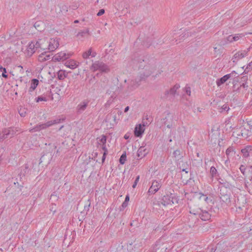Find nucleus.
<instances>
[{
    "label": "nucleus",
    "mask_w": 252,
    "mask_h": 252,
    "mask_svg": "<svg viewBox=\"0 0 252 252\" xmlns=\"http://www.w3.org/2000/svg\"><path fill=\"white\" fill-rule=\"evenodd\" d=\"M231 192H223L220 191V199L221 204L222 207L229 206L231 204Z\"/></svg>",
    "instance_id": "39448f33"
},
{
    "label": "nucleus",
    "mask_w": 252,
    "mask_h": 252,
    "mask_svg": "<svg viewBox=\"0 0 252 252\" xmlns=\"http://www.w3.org/2000/svg\"><path fill=\"white\" fill-rule=\"evenodd\" d=\"M90 69L94 72L98 70L101 72L108 73L110 71L109 67L103 62L99 61H96L93 63Z\"/></svg>",
    "instance_id": "20e7f679"
},
{
    "label": "nucleus",
    "mask_w": 252,
    "mask_h": 252,
    "mask_svg": "<svg viewBox=\"0 0 252 252\" xmlns=\"http://www.w3.org/2000/svg\"><path fill=\"white\" fill-rule=\"evenodd\" d=\"M89 102L90 100L88 99L82 101L76 107L77 113L79 114L83 113L86 109Z\"/></svg>",
    "instance_id": "1a4fd4ad"
},
{
    "label": "nucleus",
    "mask_w": 252,
    "mask_h": 252,
    "mask_svg": "<svg viewBox=\"0 0 252 252\" xmlns=\"http://www.w3.org/2000/svg\"><path fill=\"white\" fill-rule=\"evenodd\" d=\"M231 77L230 74H227L222 77L219 79H218L216 81V83L218 86H220L221 85L224 83L227 80H228Z\"/></svg>",
    "instance_id": "6ab92c4d"
},
{
    "label": "nucleus",
    "mask_w": 252,
    "mask_h": 252,
    "mask_svg": "<svg viewBox=\"0 0 252 252\" xmlns=\"http://www.w3.org/2000/svg\"><path fill=\"white\" fill-rule=\"evenodd\" d=\"M51 58V55L50 54H46V52L41 53L38 56V61L40 62H44L46 61L49 60Z\"/></svg>",
    "instance_id": "5701e85b"
},
{
    "label": "nucleus",
    "mask_w": 252,
    "mask_h": 252,
    "mask_svg": "<svg viewBox=\"0 0 252 252\" xmlns=\"http://www.w3.org/2000/svg\"><path fill=\"white\" fill-rule=\"evenodd\" d=\"M240 87H243L245 89H247L248 87V85L246 83H243Z\"/></svg>",
    "instance_id": "603ef678"
},
{
    "label": "nucleus",
    "mask_w": 252,
    "mask_h": 252,
    "mask_svg": "<svg viewBox=\"0 0 252 252\" xmlns=\"http://www.w3.org/2000/svg\"><path fill=\"white\" fill-rule=\"evenodd\" d=\"M222 111H227L229 109V107L227 106V105L224 104L221 107Z\"/></svg>",
    "instance_id": "de8ad7c7"
},
{
    "label": "nucleus",
    "mask_w": 252,
    "mask_h": 252,
    "mask_svg": "<svg viewBox=\"0 0 252 252\" xmlns=\"http://www.w3.org/2000/svg\"><path fill=\"white\" fill-rule=\"evenodd\" d=\"M183 171H185L186 173H188V171L186 170V169H183L182 170Z\"/></svg>",
    "instance_id": "680f3d73"
},
{
    "label": "nucleus",
    "mask_w": 252,
    "mask_h": 252,
    "mask_svg": "<svg viewBox=\"0 0 252 252\" xmlns=\"http://www.w3.org/2000/svg\"><path fill=\"white\" fill-rule=\"evenodd\" d=\"M34 26L35 28V29H36L37 30H38V31L40 30L38 28L39 27V22H35L34 23Z\"/></svg>",
    "instance_id": "3c124183"
},
{
    "label": "nucleus",
    "mask_w": 252,
    "mask_h": 252,
    "mask_svg": "<svg viewBox=\"0 0 252 252\" xmlns=\"http://www.w3.org/2000/svg\"><path fill=\"white\" fill-rule=\"evenodd\" d=\"M127 203L125 202L124 201V202L123 203V204H122V207H124H124H126L127 206Z\"/></svg>",
    "instance_id": "4d7b16f0"
},
{
    "label": "nucleus",
    "mask_w": 252,
    "mask_h": 252,
    "mask_svg": "<svg viewBox=\"0 0 252 252\" xmlns=\"http://www.w3.org/2000/svg\"><path fill=\"white\" fill-rule=\"evenodd\" d=\"M97 139L98 140L97 141L98 144L101 146L104 151L102 158V162H104L106 158V156L108 154V150L106 146L107 137L104 135H102L100 138H97Z\"/></svg>",
    "instance_id": "423d86ee"
},
{
    "label": "nucleus",
    "mask_w": 252,
    "mask_h": 252,
    "mask_svg": "<svg viewBox=\"0 0 252 252\" xmlns=\"http://www.w3.org/2000/svg\"><path fill=\"white\" fill-rule=\"evenodd\" d=\"M19 131L20 129L18 127H10L3 129L0 132V141L6 138L13 137L17 132Z\"/></svg>",
    "instance_id": "7ed1b4c3"
},
{
    "label": "nucleus",
    "mask_w": 252,
    "mask_h": 252,
    "mask_svg": "<svg viewBox=\"0 0 252 252\" xmlns=\"http://www.w3.org/2000/svg\"><path fill=\"white\" fill-rule=\"evenodd\" d=\"M79 23V21L78 20H75L74 21V23Z\"/></svg>",
    "instance_id": "338daca9"
},
{
    "label": "nucleus",
    "mask_w": 252,
    "mask_h": 252,
    "mask_svg": "<svg viewBox=\"0 0 252 252\" xmlns=\"http://www.w3.org/2000/svg\"><path fill=\"white\" fill-rule=\"evenodd\" d=\"M161 187V184L160 182L155 180L152 182V185L148 190V192L149 193L154 194L159 190Z\"/></svg>",
    "instance_id": "9d476101"
},
{
    "label": "nucleus",
    "mask_w": 252,
    "mask_h": 252,
    "mask_svg": "<svg viewBox=\"0 0 252 252\" xmlns=\"http://www.w3.org/2000/svg\"><path fill=\"white\" fill-rule=\"evenodd\" d=\"M0 70L1 71H2V76L3 78H7L8 75H7V74H6V68L4 67H3L0 64Z\"/></svg>",
    "instance_id": "f704fd0d"
},
{
    "label": "nucleus",
    "mask_w": 252,
    "mask_h": 252,
    "mask_svg": "<svg viewBox=\"0 0 252 252\" xmlns=\"http://www.w3.org/2000/svg\"><path fill=\"white\" fill-rule=\"evenodd\" d=\"M46 43H48V49L50 52L54 51L59 46V41L57 39L51 38L49 43L47 42Z\"/></svg>",
    "instance_id": "9b49d317"
},
{
    "label": "nucleus",
    "mask_w": 252,
    "mask_h": 252,
    "mask_svg": "<svg viewBox=\"0 0 252 252\" xmlns=\"http://www.w3.org/2000/svg\"><path fill=\"white\" fill-rule=\"evenodd\" d=\"M78 6L79 5L78 4H75L74 5L72 6V9L73 10L76 9L77 8H78Z\"/></svg>",
    "instance_id": "864d4df0"
},
{
    "label": "nucleus",
    "mask_w": 252,
    "mask_h": 252,
    "mask_svg": "<svg viewBox=\"0 0 252 252\" xmlns=\"http://www.w3.org/2000/svg\"><path fill=\"white\" fill-rule=\"evenodd\" d=\"M129 106H126V107L125 108V110H124V112H127L129 110Z\"/></svg>",
    "instance_id": "13d9d810"
},
{
    "label": "nucleus",
    "mask_w": 252,
    "mask_h": 252,
    "mask_svg": "<svg viewBox=\"0 0 252 252\" xmlns=\"http://www.w3.org/2000/svg\"><path fill=\"white\" fill-rule=\"evenodd\" d=\"M219 183L221 185L220 187V191L232 192L233 186L231 184L226 181L224 182L219 181Z\"/></svg>",
    "instance_id": "f8f14e48"
},
{
    "label": "nucleus",
    "mask_w": 252,
    "mask_h": 252,
    "mask_svg": "<svg viewBox=\"0 0 252 252\" xmlns=\"http://www.w3.org/2000/svg\"><path fill=\"white\" fill-rule=\"evenodd\" d=\"M29 131L31 132H35V131H38V129H37V128H36V127L35 126L34 127H33L32 128H31L29 130Z\"/></svg>",
    "instance_id": "8fccbe9b"
},
{
    "label": "nucleus",
    "mask_w": 252,
    "mask_h": 252,
    "mask_svg": "<svg viewBox=\"0 0 252 252\" xmlns=\"http://www.w3.org/2000/svg\"><path fill=\"white\" fill-rule=\"evenodd\" d=\"M162 201L163 202L162 203L164 206L170 204L172 202H173L172 199H171V197L168 195H164L163 197Z\"/></svg>",
    "instance_id": "a878e982"
},
{
    "label": "nucleus",
    "mask_w": 252,
    "mask_h": 252,
    "mask_svg": "<svg viewBox=\"0 0 252 252\" xmlns=\"http://www.w3.org/2000/svg\"><path fill=\"white\" fill-rule=\"evenodd\" d=\"M184 91H185V92L188 95H189V96L190 95L191 89H190V87L187 85L184 88Z\"/></svg>",
    "instance_id": "ea45409f"
},
{
    "label": "nucleus",
    "mask_w": 252,
    "mask_h": 252,
    "mask_svg": "<svg viewBox=\"0 0 252 252\" xmlns=\"http://www.w3.org/2000/svg\"><path fill=\"white\" fill-rule=\"evenodd\" d=\"M219 181H221V182H224V181H223V180L221 179H220L219 180Z\"/></svg>",
    "instance_id": "0e129e2a"
},
{
    "label": "nucleus",
    "mask_w": 252,
    "mask_h": 252,
    "mask_svg": "<svg viewBox=\"0 0 252 252\" xmlns=\"http://www.w3.org/2000/svg\"><path fill=\"white\" fill-rule=\"evenodd\" d=\"M96 55V52H92V48H90L88 51L83 53L82 57L84 59H86L89 58L90 56L92 57H94Z\"/></svg>",
    "instance_id": "412c9836"
},
{
    "label": "nucleus",
    "mask_w": 252,
    "mask_h": 252,
    "mask_svg": "<svg viewBox=\"0 0 252 252\" xmlns=\"http://www.w3.org/2000/svg\"><path fill=\"white\" fill-rule=\"evenodd\" d=\"M231 74V77L233 76V75L234 74V76L235 75V74H237V73L235 72V71H233L231 72V73H230Z\"/></svg>",
    "instance_id": "6e6d98bb"
},
{
    "label": "nucleus",
    "mask_w": 252,
    "mask_h": 252,
    "mask_svg": "<svg viewBox=\"0 0 252 252\" xmlns=\"http://www.w3.org/2000/svg\"><path fill=\"white\" fill-rule=\"evenodd\" d=\"M126 159V153L124 152L121 156L119 162L121 164H124Z\"/></svg>",
    "instance_id": "473e14b6"
},
{
    "label": "nucleus",
    "mask_w": 252,
    "mask_h": 252,
    "mask_svg": "<svg viewBox=\"0 0 252 252\" xmlns=\"http://www.w3.org/2000/svg\"><path fill=\"white\" fill-rule=\"evenodd\" d=\"M128 136H127L126 135H125L124 136L125 139H127L128 138Z\"/></svg>",
    "instance_id": "e2e57ef3"
},
{
    "label": "nucleus",
    "mask_w": 252,
    "mask_h": 252,
    "mask_svg": "<svg viewBox=\"0 0 252 252\" xmlns=\"http://www.w3.org/2000/svg\"><path fill=\"white\" fill-rule=\"evenodd\" d=\"M199 194L200 195L199 198L200 200H203L205 201L206 202L208 203L209 202L212 201V199L208 198V196H207L206 195L203 194L202 193H199Z\"/></svg>",
    "instance_id": "c756f323"
},
{
    "label": "nucleus",
    "mask_w": 252,
    "mask_h": 252,
    "mask_svg": "<svg viewBox=\"0 0 252 252\" xmlns=\"http://www.w3.org/2000/svg\"><path fill=\"white\" fill-rule=\"evenodd\" d=\"M89 35L90 34V31H89V29H86V30H83V31H82L80 32H79L77 34V36L78 37H84L85 36V35Z\"/></svg>",
    "instance_id": "7c9ffc66"
},
{
    "label": "nucleus",
    "mask_w": 252,
    "mask_h": 252,
    "mask_svg": "<svg viewBox=\"0 0 252 252\" xmlns=\"http://www.w3.org/2000/svg\"><path fill=\"white\" fill-rule=\"evenodd\" d=\"M58 7L59 8V10H56V13L58 15L60 16L64 13H67L68 11V6L64 2L59 3Z\"/></svg>",
    "instance_id": "ddd939ff"
},
{
    "label": "nucleus",
    "mask_w": 252,
    "mask_h": 252,
    "mask_svg": "<svg viewBox=\"0 0 252 252\" xmlns=\"http://www.w3.org/2000/svg\"><path fill=\"white\" fill-rule=\"evenodd\" d=\"M57 76H58V78L59 80H63L65 78L66 74L64 71H63L62 70H60L57 72Z\"/></svg>",
    "instance_id": "2f4dec72"
},
{
    "label": "nucleus",
    "mask_w": 252,
    "mask_h": 252,
    "mask_svg": "<svg viewBox=\"0 0 252 252\" xmlns=\"http://www.w3.org/2000/svg\"><path fill=\"white\" fill-rule=\"evenodd\" d=\"M39 81L36 79H33L32 80V82L31 84V87H30L29 89V92L30 93L32 92L35 88L37 87V86L38 85Z\"/></svg>",
    "instance_id": "b1692460"
},
{
    "label": "nucleus",
    "mask_w": 252,
    "mask_h": 252,
    "mask_svg": "<svg viewBox=\"0 0 252 252\" xmlns=\"http://www.w3.org/2000/svg\"><path fill=\"white\" fill-rule=\"evenodd\" d=\"M234 152V149L233 147H229L226 150V155L228 158L233 156V153Z\"/></svg>",
    "instance_id": "c85d7f7f"
},
{
    "label": "nucleus",
    "mask_w": 252,
    "mask_h": 252,
    "mask_svg": "<svg viewBox=\"0 0 252 252\" xmlns=\"http://www.w3.org/2000/svg\"><path fill=\"white\" fill-rule=\"evenodd\" d=\"M241 173L243 174V175L244 176H246V173H245V171H246V168L245 167V165H241L239 168Z\"/></svg>",
    "instance_id": "79ce46f5"
},
{
    "label": "nucleus",
    "mask_w": 252,
    "mask_h": 252,
    "mask_svg": "<svg viewBox=\"0 0 252 252\" xmlns=\"http://www.w3.org/2000/svg\"><path fill=\"white\" fill-rule=\"evenodd\" d=\"M129 199V196L128 195H126V198H125V202H126V201H128Z\"/></svg>",
    "instance_id": "bf43d9fd"
},
{
    "label": "nucleus",
    "mask_w": 252,
    "mask_h": 252,
    "mask_svg": "<svg viewBox=\"0 0 252 252\" xmlns=\"http://www.w3.org/2000/svg\"><path fill=\"white\" fill-rule=\"evenodd\" d=\"M104 12H105L104 9H101L99 10V11L97 13V16H101L102 15H103L104 13Z\"/></svg>",
    "instance_id": "09e8293b"
},
{
    "label": "nucleus",
    "mask_w": 252,
    "mask_h": 252,
    "mask_svg": "<svg viewBox=\"0 0 252 252\" xmlns=\"http://www.w3.org/2000/svg\"><path fill=\"white\" fill-rule=\"evenodd\" d=\"M227 41L232 42L233 41V35H230L227 37L226 38Z\"/></svg>",
    "instance_id": "49530a36"
},
{
    "label": "nucleus",
    "mask_w": 252,
    "mask_h": 252,
    "mask_svg": "<svg viewBox=\"0 0 252 252\" xmlns=\"http://www.w3.org/2000/svg\"><path fill=\"white\" fill-rule=\"evenodd\" d=\"M58 169H53L52 170V172L53 174V175H55L54 180H57L59 178L60 174L58 172Z\"/></svg>",
    "instance_id": "c9c22d12"
},
{
    "label": "nucleus",
    "mask_w": 252,
    "mask_h": 252,
    "mask_svg": "<svg viewBox=\"0 0 252 252\" xmlns=\"http://www.w3.org/2000/svg\"><path fill=\"white\" fill-rule=\"evenodd\" d=\"M246 54L247 53L245 52V51L238 52L237 53L234 54L233 58L238 60L245 57L246 55Z\"/></svg>",
    "instance_id": "393cba45"
},
{
    "label": "nucleus",
    "mask_w": 252,
    "mask_h": 252,
    "mask_svg": "<svg viewBox=\"0 0 252 252\" xmlns=\"http://www.w3.org/2000/svg\"><path fill=\"white\" fill-rule=\"evenodd\" d=\"M36 102H38L39 101H46L47 100L46 97H43L42 96H39L37 98H36Z\"/></svg>",
    "instance_id": "4c0bfd02"
},
{
    "label": "nucleus",
    "mask_w": 252,
    "mask_h": 252,
    "mask_svg": "<svg viewBox=\"0 0 252 252\" xmlns=\"http://www.w3.org/2000/svg\"><path fill=\"white\" fill-rule=\"evenodd\" d=\"M241 37H242V34H235L233 35V41H237Z\"/></svg>",
    "instance_id": "37998d69"
},
{
    "label": "nucleus",
    "mask_w": 252,
    "mask_h": 252,
    "mask_svg": "<svg viewBox=\"0 0 252 252\" xmlns=\"http://www.w3.org/2000/svg\"><path fill=\"white\" fill-rule=\"evenodd\" d=\"M148 154V151L144 147H140L137 152V156L138 157H139L140 158L145 157L146 155Z\"/></svg>",
    "instance_id": "aec40b11"
},
{
    "label": "nucleus",
    "mask_w": 252,
    "mask_h": 252,
    "mask_svg": "<svg viewBox=\"0 0 252 252\" xmlns=\"http://www.w3.org/2000/svg\"><path fill=\"white\" fill-rule=\"evenodd\" d=\"M158 246V244H156L154 246V249H155L156 247Z\"/></svg>",
    "instance_id": "774afa93"
},
{
    "label": "nucleus",
    "mask_w": 252,
    "mask_h": 252,
    "mask_svg": "<svg viewBox=\"0 0 252 252\" xmlns=\"http://www.w3.org/2000/svg\"><path fill=\"white\" fill-rule=\"evenodd\" d=\"M60 119H55L54 120L48 121L44 124H41L36 126V128L38 129V131L46 128L54 124H58L60 122Z\"/></svg>",
    "instance_id": "6e6552de"
},
{
    "label": "nucleus",
    "mask_w": 252,
    "mask_h": 252,
    "mask_svg": "<svg viewBox=\"0 0 252 252\" xmlns=\"http://www.w3.org/2000/svg\"><path fill=\"white\" fill-rule=\"evenodd\" d=\"M210 172L212 177L216 176L218 173L217 170L214 166H212L211 167Z\"/></svg>",
    "instance_id": "72a5a7b5"
},
{
    "label": "nucleus",
    "mask_w": 252,
    "mask_h": 252,
    "mask_svg": "<svg viewBox=\"0 0 252 252\" xmlns=\"http://www.w3.org/2000/svg\"><path fill=\"white\" fill-rule=\"evenodd\" d=\"M180 85L179 84L175 85L172 88H171L169 90H167L165 92V95H168L169 94L174 95L177 92V90L180 88Z\"/></svg>",
    "instance_id": "4be33fe9"
},
{
    "label": "nucleus",
    "mask_w": 252,
    "mask_h": 252,
    "mask_svg": "<svg viewBox=\"0 0 252 252\" xmlns=\"http://www.w3.org/2000/svg\"><path fill=\"white\" fill-rule=\"evenodd\" d=\"M252 150V149L251 147H247L246 148L242 149L241 152L243 154V156L247 158L249 156V153Z\"/></svg>",
    "instance_id": "bb28decb"
},
{
    "label": "nucleus",
    "mask_w": 252,
    "mask_h": 252,
    "mask_svg": "<svg viewBox=\"0 0 252 252\" xmlns=\"http://www.w3.org/2000/svg\"><path fill=\"white\" fill-rule=\"evenodd\" d=\"M23 172L24 174H28L30 171V168L28 164H25L24 166Z\"/></svg>",
    "instance_id": "a19ab883"
},
{
    "label": "nucleus",
    "mask_w": 252,
    "mask_h": 252,
    "mask_svg": "<svg viewBox=\"0 0 252 252\" xmlns=\"http://www.w3.org/2000/svg\"><path fill=\"white\" fill-rule=\"evenodd\" d=\"M17 69H19V72L21 74H23L24 73V70L23 68V67L21 65H18L16 66Z\"/></svg>",
    "instance_id": "a18cd8bd"
},
{
    "label": "nucleus",
    "mask_w": 252,
    "mask_h": 252,
    "mask_svg": "<svg viewBox=\"0 0 252 252\" xmlns=\"http://www.w3.org/2000/svg\"><path fill=\"white\" fill-rule=\"evenodd\" d=\"M34 42H31L28 45L27 49V53L28 56H31L36 51Z\"/></svg>",
    "instance_id": "a211bd4d"
},
{
    "label": "nucleus",
    "mask_w": 252,
    "mask_h": 252,
    "mask_svg": "<svg viewBox=\"0 0 252 252\" xmlns=\"http://www.w3.org/2000/svg\"><path fill=\"white\" fill-rule=\"evenodd\" d=\"M56 196V195H55L54 194H51V197H53V196Z\"/></svg>",
    "instance_id": "69168bd1"
},
{
    "label": "nucleus",
    "mask_w": 252,
    "mask_h": 252,
    "mask_svg": "<svg viewBox=\"0 0 252 252\" xmlns=\"http://www.w3.org/2000/svg\"><path fill=\"white\" fill-rule=\"evenodd\" d=\"M173 157L175 158L177 160H179L181 159L182 158H183V156L182 155L181 152L179 150H176L174 151L173 153Z\"/></svg>",
    "instance_id": "cd10ccee"
},
{
    "label": "nucleus",
    "mask_w": 252,
    "mask_h": 252,
    "mask_svg": "<svg viewBox=\"0 0 252 252\" xmlns=\"http://www.w3.org/2000/svg\"><path fill=\"white\" fill-rule=\"evenodd\" d=\"M150 45L151 44H145V47H146L147 48H149Z\"/></svg>",
    "instance_id": "052dcab7"
},
{
    "label": "nucleus",
    "mask_w": 252,
    "mask_h": 252,
    "mask_svg": "<svg viewBox=\"0 0 252 252\" xmlns=\"http://www.w3.org/2000/svg\"><path fill=\"white\" fill-rule=\"evenodd\" d=\"M188 204L190 214L197 216L204 221L209 220L211 219V214L210 211L199 207L197 201H190Z\"/></svg>",
    "instance_id": "f03ea898"
},
{
    "label": "nucleus",
    "mask_w": 252,
    "mask_h": 252,
    "mask_svg": "<svg viewBox=\"0 0 252 252\" xmlns=\"http://www.w3.org/2000/svg\"><path fill=\"white\" fill-rule=\"evenodd\" d=\"M79 65V63L73 60H69L65 63V65L71 69H74L76 68Z\"/></svg>",
    "instance_id": "f3484780"
},
{
    "label": "nucleus",
    "mask_w": 252,
    "mask_h": 252,
    "mask_svg": "<svg viewBox=\"0 0 252 252\" xmlns=\"http://www.w3.org/2000/svg\"><path fill=\"white\" fill-rule=\"evenodd\" d=\"M252 69V61L249 63L247 65L246 68L245 69L244 73H247L250 71V70Z\"/></svg>",
    "instance_id": "e433bc0d"
},
{
    "label": "nucleus",
    "mask_w": 252,
    "mask_h": 252,
    "mask_svg": "<svg viewBox=\"0 0 252 252\" xmlns=\"http://www.w3.org/2000/svg\"><path fill=\"white\" fill-rule=\"evenodd\" d=\"M162 123L168 128H170L172 127V117L170 115L168 114L167 116H166L162 120Z\"/></svg>",
    "instance_id": "dca6fc26"
},
{
    "label": "nucleus",
    "mask_w": 252,
    "mask_h": 252,
    "mask_svg": "<svg viewBox=\"0 0 252 252\" xmlns=\"http://www.w3.org/2000/svg\"><path fill=\"white\" fill-rule=\"evenodd\" d=\"M155 70L156 67L154 64H147L144 65L137 78L131 81L130 86L128 87L129 90L132 91L137 88L140 85V82L146 81Z\"/></svg>",
    "instance_id": "f257e3e1"
},
{
    "label": "nucleus",
    "mask_w": 252,
    "mask_h": 252,
    "mask_svg": "<svg viewBox=\"0 0 252 252\" xmlns=\"http://www.w3.org/2000/svg\"><path fill=\"white\" fill-rule=\"evenodd\" d=\"M241 79L243 81H246L247 80L248 78L247 76H243Z\"/></svg>",
    "instance_id": "5fc2aeb1"
},
{
    "label": "nucleus",
    "mask_w": 252,
    "mask_h": 252,
    "mask_svg": "<svg viewBox=\"0 0 252 252\" xmlns=\"http://www.w3.org/2000/svg\"><path fill=\"white\" fill-rule=\"evenodd\" d=\"M139 178H140V176L139 175H138V176H137L136 177V179L135 180V181L134 182V184L132 185V188H135L136 187L137 184V183H138V181L139 180Z\"/></svg>",
    "instance_id": "c03bdc74"
},
{
    "label": "nucleus",
    "mask_w": 252,
    "mask_h": 252,
    "mask_svg": "<svg viewBox=\"0 0 252 252\" xmlns=\"http://www.w3.org/2000/svg\"><path fill=\"white\" fill-rule=\"evenodd\" d=\"M19 113L21 117H25L26 115V111L25 108H20L19 110Z\"/></svg>",
    "instance_id": "58836bf2"
},
{
    "label": "nucleus",
    "mask_w": 252,
    "mask_h": 252,
    "mask_svg": "<svg viewBox=\"0 0 252 252\" xmlns=\"http://www.w3.org/2000/svg\"><path fill=\"white\" fill-rule=\"evenodd\" d=\"M34 42V45H35V48L36 50L39 49L41 50H44L46 48V46H44L43 44L45 42H46L45 39H40L38 41H35Z\"/></svg>",
    "instance_id": "2eb2a0df"
},
{
    "label": "nucleus",
    "mask_w": 252,
    "mask_h": 252,
    "mask_svg": "<svg viewBox=\"0 0 252 252\" xmlns=\"http://www.w3.org/2000/svg\"><path fill=\"white\" fill-rule=\"evenodd\" d=\"M71 55L72 54L71 53H66L64 52H61L53 56V60L54 62L63 61L68 59Z\"/></svg>",
    "instance_id": "0eeeda50"
},
{
    "label": "nucleus",
    "mask_w": 252,
    "mask_h": 252,
    "mask_svg": "<svg viewBox=\"0 0 252 252\" xmlns=\"http://www.w3.org/2000/svg\"><path fill=\"white\" fill-rule=\"evenodd\" d=\"M145 126L144 123L143 126L141 124L136 125L134 129V135L136 137H140L143 133L145 129L144 126Z\"/></svg>",
    "instance_id": "4468645a"
}]
</instances>
